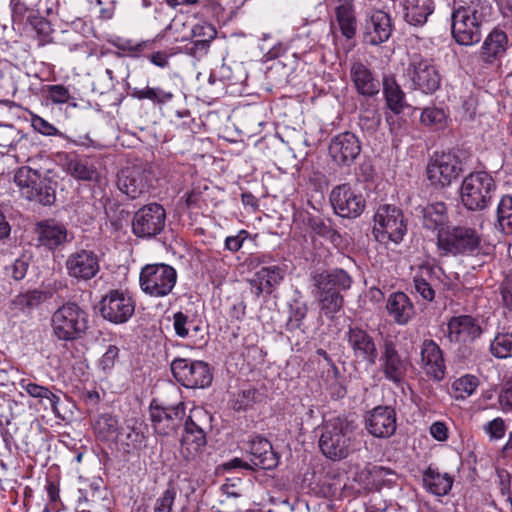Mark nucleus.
Listing matches in <instances>:
<instances>
[{"label":"nucleus","mask_w":512,"mask_h":512,"mask_svg":"<svg viewBox=\"0 0 512 512\" xmlns=\"http://www.w3.org/2000/svg\"><path fill=\"white\" fill-rule=\"evenodd\" d=\"M176 269L167 263L144 265L139 272L140 290L151 298H165L173 293L177 284Z\"/></svg>","instance_id":"obj_6"},{"label":"nucleus","mask_w":512,"mask_h":512,"mask_svg":"<svg viewBox=\"0 0 512 512\" xmlns=\"http://www.w3.org/2000/svg\"><path fill=\"white\" fill-rule=\"evenodd\" d=\"M185 404L160 406L153 401L150 405V418L155 432L159 435L174 434L182 424L185 417Z\"/></svg>","instance_id":"obj_16"},{"label":"nucleus","mask_w":512,"mask_h":512,"mask_svg":"<svg viewBox=\"0 0 512 512\" xmlns=\"http://www.w3.org/2000/svg\"><path fill=\"white\" fill-rule=\"evenodd\" d=\"M430 435L439 442H444L449 438V428L443 421H435L429 428Z\"/></svg>","instance_id":"obj_61"},{"label":"nucleus","mask_w":512,"mask_h":512,"mask_svg":"<svg viewBox=\"0 0 512 512\" xmlns=\"http://www.w3.org/2000/svg\"><path fill=\"white\" fill-rule=\"evenodd\" d=\"M338 27L341 35L347 40L355 37L357 32V18L352 4H339L335 7V22H332V28Z\"/></svg>","instance_id":"obj_36"},{"label":"nucleus","mask_w":512,"mask_h":512,"mask_svg":"<svg viewBox=\"0 0 512 512\" xmlns=\"http://www.w3.org/2000/svg\"><path fill=\"white\" fill-rule=\"evenodd\" d=\"M484 432L490 437V439L498 440L501 439L506 432V425L501 417H497L483 426Z\"/></svg>","instance_id":"obj_57"},{"label":"nucleus","mask_w":512,"mask_h":512,"mask_svg":"<svg viewBox=\"0 0 512 512\" xmlns=\"http://www.w3.org/2000/svg\"><path fill=\"white\" fill-rule=\"evenodd\" d=\"M351 78L358 93L364 96H374L379 92V82L374 78L370 69L357 62L351 67Z\"/></svg>","instance_id":"obj_35"},{"label":"nucleus","mask_w":512,"mask_h":512,"mask_svg":"<svg viewBox=\"0 0 512 512\" xmlns=\"http://www.w3.org/2000/svg\"><path fill=\"white\" fill-rule=\"evenodd\" d=\"M365 429L375 438H389L396 431V412L389 406H377L364 418Z\"/></svg>","instance_id":"obj_21"},{"label":"nucleus","mask_w":512,"mask_h":512,"mask_svg":"<svg viewBox=\"0 0 512 512\" xmlns=\"http://www.w3.org/2000/svg\"><path fill=\"white\" fill-rule=\"evenodd\" d=\"M88 322V314L78 304L65 303L51 316L52 335L64 342L79 340L86 334Z\"/></svg>","instance_id":"obj_5"},{"label":"nucleus","mask_w":512,"mask_h":512,"mask_svg":"<svg viewBox=\"0 0 512 512\" xmlns=\"http://www.w3.org/2000/svg\"><path fill=\"white\" fill-rule=\"evenodd\" d=\"M132 97L137 100H149L154 105L163 106L170 103L174 99V93L164 90L161 87L146 86L144 88H134L131 93Z\"/></svg>","instance_id":"obj_41"},{"label":"nucleus","mask_w":512,"mask_h":512,"mask_svg":"<svg viewBox=\"0 0 512 512\" xmlns=\"http://www.w3.org/2000/svg\"><path fill=\"white\" fill-rule=\"evenodd\" d=\"M255 396V389H244L233 396L231 400V407L235 411H244L254 403Z\"/></svg>","instance_id":"obj_53"},{"label":"nucleus","mask_w":512,"mask_h":512,"mask_svg":"<svg viewBox=\"0 0 512 512\" xmlns=\"http://www.w3.org/2000/svg\"><path fill=\"white\" fill-rule=\"evenodd\" d=\"M434 11V4L431 0H406L405 19L414 26H421L429 15Z\"/></svg>","instance_id":"obj_39"},{"label":"nucleus","mask_w":512,"mask_h":512,"mask_svg":"<svg viewBox=\"0 0 512 512\" xmlns=\"http://www.w3.org/2000/svg\"><path fill=\"white\" fill-rule=\"evenodd\" d=\"M495 190L496 183L489 173L471 172L462 181L460 199L468 210H484L490 205Z\"/></svg>","instance_id":"obj_7"},{"label":"nucleus","mask_w":512,"mask_h":512,"mask_svg":"<svg viewBox=\"0 0 512 512\" xmlns=\"http://www.w3.org/2000/svg\"><path fill=\"white\" fill-rule=\"evenodd\" d=\"M346 340L355 359L373 366L378 358V349L374 338L360 327H349Z\"/></svg>","instance_id":"obj_22"},{"label":"nucleus","mask_w":512,"mask_h":512,"mask_svg":"<svg viewBox=\"0 0 512 512\" xmlns=\"http://www.w3.org/2000/svg\"><path fill=\"white\" fill-rule=\"evenodd\" d=\"M406 232L407 226L401 209L389 204L378 207L373 226V234L377 241L399 243Z\"/></svg>","instance_id":"obj_8"},{"label":"nucleus","mask_w":512,"mask_h":512,"mask_svg":"<svg viewBox=\"0 0 512 512\" xmlns=\"http://www.w3.org/2000/svg\"><path fill=\"white\" fill-rule=\"evenodd\" d=\"M462 171L461 162L451 153H443L427 166V177L436 188L449 186Z\"/></svg>","instance_id":"obj_17"},{"label":"nucleus","mask_w":512,"mask_h":512,"mask_svg":"<svg viewBox=\"0 0 512 512\" xmlns=\"http://www.w3.org/2000/svg\"><path fill=\"white\" fill-rule=\"evenodd\" d=\"M176 498L174 487L169 486L156 500L154 512H171Z\"/></svg>","instance_id":"obj_55"},{"label":"nucleus","mask_w":512,"mask_h":512,"mask_svg":"<svg viewBox=\"0 0 512 512\" xmlns=\"http://www.w3.org/2000/svg\"><path fill=\"white\" fill-rule=\"evenodd\" d=\"M420 368L423 373L433 381L440 382L445 376V361L443 352L438 344L426 339L420 349Z\"/></svg>","instance_id":"obj_23"},{"label":"nucleus","mask_w":512,"mask_h":512,"mask_svg":"<svg viewBox=\"0 0 512 512\" xmlns=\"http://www.w3.org/2000/svg\"><path fill=\"white\" fill-rule=\"evenodd\" d=\"M247 452L251 456V463L256 467L269 470L278 464V457L271 443L262 436H254L249 440Z\"/></svg>","instance_id":"obj_28"},{"label":"nucleus","mask_w":512,"mask_h":512,"mask_svg":"<svg viewBox=\"0 0 512 512\" xmlns=\"http://www.w3.org/2000/svg\"><path fill=\"white\" fill-rule=\"evenodd\" d=\"M501 409L505 412L512 410V381L508 382L498 396Z\"/></svg>","instance_id":"obj_63"},{"label":"nucleus","mask_w":512,"mask_h":512,"mask_svg":"<svg viewBox=\"0 0 512 512\" xmlns=\"http://www.w3.org/2000/svg\"><path fill=\"white\" fill-rule=\"evenodd\" d=\"M170 367L176 381L186 388H205L211 384L212 374L203 361L176 358Z\"/></svg>","instance_id":"obj_11"},{"label":"nucleus","mask_w":512,"mask_h":512,"mask_svg":"<svg viewBox=\"0 0 512 512\" xmlns=\"http://www.w3.org/2000/svg\"><path fill=\"white\" fill-rule=\"evenodd\" d=\"M440 257L490 255L493 247L483 242L476 229L468 226H449L436 237Z\"/></svg>","instance_id":"obj_4"},{"label":"nucleus","mask_w":512,"mask_h":512,"mask_svg":"<svg viewBox=\"0 0 512 512\" xmlns=\"http://www.w3.org/2000/svg\"><path fill=\"white\" fill-rule=\"evenodd\" d=\"M492 7L487 0H456L451 15L452 35L460 45L471 46L481 40V26Z\"/></svg>","instance_id":"obj_1"},{"label":"nucleus","mask_w":512,"mask_h":512,"mask_svg":"<svg viewBox=\"0 0 512 512\" xmlns=\"http://www.w3.org/2000/svg\"><path fill=\"white\" fill-rule=\"evenodd\" d=\"M210 48L209 39H196L185 46V52L197 59L204 57Z\"/></svg>","instance_id":"obj_58"},{"label":"nucleus","mask_w":512,"mask_h":512,"mask_svg":"<svg viewBox=\"0 0 512 512\" xmlns=\"http://www.w3.org/2000/svg\"><path fill=\"white\" fill-rule=\"evenodd\" d=\"M119 355V348L115 345H109L98 361V367L104 372H110L116 363Z\"/></svg>","instance_id":"obj_56"},{"label":"nucleus","mask_w":512,"mask_h":512,"mask_svg":"<svg viewBox=\"0 0 512 512\" xmlns=\"http://www.w3.org/2000/svg\"><path fill=\"white\" fill-rule=\"evenodd\" d=\"M206 416L203 410L194 409L184 422L180 451L187 460L195 458L206 446V433L198 422L200 417Z\"/></svg>","instance_id":"obj_15"},{"label":"nucleus","mask_w":512,"mask_h":512,"mask_svg":"<svg viewBox=\"0 0 512 512\" xmlns=\"http://www.w3.org/2000/svg\"><path fill=\"white\" fill-rule=\"evenodd\" d=\"M268 255H259L253 258L252 263L259 267L249 279V284L256 296L271 294L285 278V265L275 264Z\"/></svg>","instance_id":"obj_9"},{"label":"nucleus","mask_w":512,"mask_h":512,"mask_svg":"<svg viewBox=\"0 0 512 512\" xmlns=\"http://www.w3.org/2000/svg\"><path fill=\"white\" fill-rule=\"evenodd\" d=\"M392 33L390 15L382 10L370 11L365 19L364 40L366 43L376 46L386 42Z\"/></svg>","instance_id":"obj_25"},{"label":"nucleus","mask_w":512,"mask_h":512,"mask_svg":"<svg viewBox=\"0 0 512 512\" xmlns=\"http://www.w3.org/2000/svg\"><path fill=\"white\" fill-rule=\"evenodd\" d=\"M78 493L77 510L86 509V506H92L101 499V490L97 482H92L87 489H79Z\"/></svg>","instance_id":"obj_51"},{"label":"nucleus","mask_w":512,"mask_h":512,"mask_svg":"<svg viewBox=\"0 0 512 512\" xmlns=\"http://www.w3.org/2000/svg\"><path fill=\"white\" fill-rule=\"evenodd\" d=\"M192 34L197 39H209V43H211L216 36V30L210 24H197L193 27Z\"/></svg>","instance_id":"obj_62"},{"label":"nucleus","mask_w":512,"mask_h":512,"mask_svg":"<svg viewBox=\"0 0 512 512\" xmlns=\"http://www.w3.org/2000/svg\"><path fill=\"white\" fill-rule=\"evenodd\" d=\"M135 302L121 290H111L100 302V312L104 319L114 324L126 323L134 314Z\"/></svg>","instance_id":"obj_14"},{"label":"nucleus","mask_w":512,"mask_h":512,"mask_svg":"<svg viewBox=\"0 0 512 512\" xmlns=\"http://www.w3.org/2000/svg\"><path fill=\"white\" fill-rule=\"evenodd\" d=\"M118 50L122 51L126 56L139 58L144 52L153 48L154 41L144 40L136 42L132 39L114 36L108 40Z\"/></svg>","instance_id":"obj_40"},{"label":"nucleus","mask_w":512,"mask_h":512,"mask_svg":"<svg viewBox=\"0 0 512 512\" xmlns=\"http://www.w3.org/2000/svg\"><path fill=\"white\" fill-rule=\"evenodd\" d=\"M40 177L41 174L39 171L27 166H23L17 169L15 172L14 182L16 183L21 195L24 198L33 197L35 192L31 187H29V183H36L37 180H40Z\"/></svg>","instance_id":"obj_44"},{"label":"nucleus","mask_w":512,"mask_h":512,"mask_svg":"<svg viewBox=\"0 0 512 512\" xmlns=\"http://www.w3.org/2000/svg\"><path fill=\"white\" fill-rule=\"evenodd\" d=\"M33 191L35 192L33 197H27V200L36 201L45 206L51 205L55 201L54 183L50 178L41 176L39 184Z\"/></svg>","instance_id":"obj_47"},{"label":"nucleus","mask_w":512,"mask_h":512,"mask_svg":"<svg viewBox=\"0 0 512 512\" xmlns=\"http://www.w3.org/2000/svg\"><path fill=\"white\" fill-rule=\"evenodd\" d=\"M501 295L504 306L512 310V280H507L502 284Z\"/></svg>","instance_id":"obj_64"},{"label":"nucleus","mask_w":512,"mask_h":512,"mask_svg":"<svg viewBox=\"0 0 512 512\" xmlns=\"http://www.w3.org/2000/svg\"><path fill=\"white\" fill-rule=\"evenodd\" d=\"M173 327L178 337L187 339H195L202 330L200 325L181 311L173 315Z\"/></svg>","instance_id":"obj_43"},{"label":"nucleus","mask_w":512,"mask_h":512,"mask_svg":"<svg viewBox=\"0 0 512 512\" xmlns=\"http://www.w3.org/2000/svg\"><path fill=\"white\" fill-rule=\"evenodd\" d=\"M37 240L40 246L54 250L68 241L66 227L53 220L39 222L36 226Z\"/></svg>","instance_id":"obj_29"},{"label":"nucleus","mask_w":512,"mask_h":512,"mask_svg":"<svg viewBox=\"0 0 512 512\" xmlns=\"http://www.w3.org/2000/svg\"><path fill=\"white\" fill-rule=\"evenodd\" d=\"M508 47L507 34L501 29H493L485 38L481 47V59L488 64L501 59Z\"/></svg>","instance_id":"obj_32"},{"label":"nucleus","mask_w":512,"mask_h":512,"mask_svg":"<svg viewBox=\"0 0 512 512\" xmlns=\"http://www.w3.org/2000/svg\"><path fill=\"white\" fill-rule=\"evenodd\" d=\"M331 205L341 217H358L365 208V200L349 184H341L334 187L330 194Z\"/></svg>","instance_id":"obj_19"},{"label":"nucleus","mask_w":512,"mask_h":512,"mask_svg":"<svg viewBox=\"0 0 512 512\" xmlns=\"http://www.w3.org/2000/svg\"><path fill=\"white\" fill-rule=\"evenodd\" d=\"M490 352L498 359L512 357V333H498L490 343Z\"/></svg>","instance_id":"obj_49"},{"label":"nucleus","mask_w":512,"mask_h":512,"mask_svg":"<svg viewBox=\"0 0 512 512\" xmlns=\"http://www.w3.org/2000/svg\"><path fill=\"white\" fill-rule=\"evenodd\" d=\"M478 385L479 381L476 376L466 374L453 381L452 389L455 391L457 399H465L476 391Z\"/></svg>","instance_id":"obj_50"},{"label":"nucleus","mask_w":512,"mask_h":512,"mask_svg":"<svg viewBox=\"0 0 512 512\" xmlns=\"http://www.w3.org/2000/svg\"><path fill=\"white\" fill-rule=\"evenodd\" d=\"M47 97L54 104L68 103L71 99V93L68 87L61 84L45 86Z\"/></svg>","instance_id":"obj_54"},{"label":"nucleus","mask_w":512,"mask_h":512,"mask_svg":"<svg viewBox=\"0 0 512 512\" xmlns=\"http://www.w3.org/2000/svg\"><path fill=\"white\" fill-rule=\"evenodd\" d=\"M58 157L63 171L74 179L85 182L99 181L100 172L96 159L67 152L60 153Z\"/></svg>","instance_id":"obj_18"},{"label":"nucleus","mask_w":512,"mask_h":512,"mask_svg":"<svg viewBox=\"0 0 512 512\" xmlns=\"http://www.w3.org/2000/svg\"><path fill=\"white\" fill-rule=\"evenodd\" d=\"M248 237L246 230H240L236 235L228 236L225 239V249L231 252L239 251Z\"/></svg>","instance_id":"obj_60"},{"label":"nucleus","mask_w":512,"mask_h":512,"mask_svg":"<svg viewBox=\"0 0 512 512\" xmlns=\"http://www.w3.org/2000/svg\"><path fill=\"white\" fill-rule=\"evenodd\" d=\"M166 225V211L161 204L149 203L138 209L132 218V232L142 239L159 235Z\"/></svg>","instance_id":"obj_10"},{"label":"nucleus","mask_w":512,"mask_h":512,"mask_svg":"<svg viewBox=\"0 0 512 512\" xmlns=\"http://www.w3.org/2000/svg\"><path fill=\"white\" fill-rule=\"evenodd\" d=\"M312 281L320 313L332 319L343 308L342 293L351 288L352 277L344 269L334 268L314 275Z\"/></svg>","instance_id":"obj_2"},{"label":"nucleus","mask_w":512,"mask_h":512,"mask_svg":"<svg viewBox=\"0 0 512 512\" xmlns=\"http://www.w3.org/2000/svg\"><path fill=\"white\" fill-rule=\"evenodd\" d=\"M496 227L505 234H512V197L505 195L497 207Z\"/></svg>","instance_id":"obj_46"},{"label":"nucleus","mask_w":512,"mask_h":512,"mask_svg":"<svg viewBox=\"0 0 512 512\" xmlns=\"http://www.w3.org/2000/svg\"><path fill=\"white\" fill-rule=\"evenodd\" d=\"M422 482L427 492L441 497L450 492L454 479L449 473L441 472L438 468L429 466L423 472Z\"/></svg>","instance_id":"obj_33"},{"label":"nucleus","mask_w":512,"mask_h":512,"mask_svg":"<svg viewBox=\"0 0 512 512\" xmlns=\"http://www.w3.org/2000/svg\"><path fill=\"white\" fill-rule=\"evenodd\" d=\"M319 448L322 454L332 460L341 461L360 450L355 427L345 418L333 417L321 427Z\"/></svg>","instance_id":"obj_3"},{"label":"nucleus","mask_w":512,"mask_h":512,"mask_svg":"<svg viewBox=\"0 0 512 512\" xmlns=\"http://www.w3.org/2000/svg\"><path fill=\"white\" fill-rule=\"evenodd\" d=\"M383 94L387 108L394 114H400L407 106L405 93L394 77L385 76L383 78Z\"/></svg>","instance_id":"obj_38"},{"label":"nucleus","mask_w":512,"mask_h":512,"mask_svg":"<svg viewBox=\"0 0 512 512\" xmlns=\"http://www.w3.org/2000/svg\"><path fill=\"white\" fill-rule=\"evenodd\" d=\"M483 333L479 320L470 315L453 316L447 323V337L450 342L467 344Z\"/></svg>","instance_id":"obj_24"},{"label":"nucleus","mask_w":512,"mask_h":512,"mask_svg":"<svg viewBox=\"0 0 512 512\" xmlns=\"http://www.w3.org/2000/svg\"><path fill=\"white\" fill-rule=\"evenodd\" d=\"M117 187L131 199H136L147 192L149 188V176L139 166L121 169L117 176Z\"/></svg>","instance_id":"obj_26"},{"label":"nucleus","mask_w":512,"mask_h":512,"mask_svg":"<svg viewBox=\"0 0 512 512\" xmlns=\"http://www.w3.org/2000/svg\"><path fill=\"white\" fill-rule=\"evenodd\" d=\"M308 310L309 308L306 302L299 299H294L289 305L286 329L288 331H296L302 329Z\"/></svg>","instance_id":"obj_45"},{"label":"nucleus","mask_w":512,"mask_h":512,"mask_svg":"<svg viewBox=\"0 0 512 512\" xmlns=\"http://www.w3.org/2000/svg\"><path fill=\"white\" fill-rule=\"evenodd\" d=\"M380 370L388 381L399 384L405 377L408 362L399 354L392 339H385L379 358Z\"/></svg>","instance_id":"obj_20"},{"label":"nucleus","mask_w":512,"mask_h":512,"mask_svg":"<svg viewBox=\"0 0 512 512\" xmlns=\"http://www.w3.org/2000/svg\"><path fill=\"white\" fill-rule=\"evenodd\" d=\"M406 76L412 81L413 89L432 94L440 88L441 76L432 60L420 55L411 57Z\"/></svg>","instance_id":"obj_12"},{"label":"nucleus","mask_w":512,"mask_h":512,"mask_svg":"<svg viewBox=\"0 0 512 512\" xmlns=\"http://www.w3.org/2000/svg\"><path fill=\"white\" fill-rule=\"evenodd\" d=\"M443 270L439 266L423 265L420 272L414 277L415 291L427 301H432L435 297V291L432 285L435 280H440Z\"/></svg>","instance_id":"obj_34"},{"label":"nucleus","mask_w":512,"mask_h":512,"mask_svg":"<svg viewBox=\"0 0 512 512\" xmlns=\"http://www.w3.org/2000/svg\"><path fill=\"white\" fill-rule=\"evenodd\" d=\"M20 388L29 396L38 399L40 402L46 400L54 408L59 402V397L52 393L47 387L36 384L30 379L23 378L19 381Z\"/></svg>","instance_id":"obj_42"},{"label":"nucleus","mask_w":512,"mask_h":512,"mask_svg":"<svg viewBox=\"0 0 512 512\" xmlns=\"http://www.w3.org/2000/svg\"><path fill=\"white\" fill-rule=\"evenodd\" d=\"M28 269V262L23 258L16 259L10 266L6 267V275L16 281L22 280Z\"/></svg>","instance_id":"obj_59"},{"label":"nucleus","mask_w":512,"mask_h":512,"mask_svg":"<svg viewBox=\"0 0 512 512\" xmlns=\"http://www.w3.org/2000/svg\"><path fill=\"white\" fill-rule=\"evenodd\" d=\"M118 428V419L110 414L101 415L95 423V431L102 440L118 437Z\"/></svg>","instance_id":"obj_48"},{"label":"nucleus","mask_w":512,"mask_h":512,"mask_svg":"<svg viewBox=\"0 0 512 512\" xmlns=\"http://www.w3.org/2000/svg\"><path fill=\"white\" fill-rule=\"evenodd\" d=\"M361 151L358 137L351 132H344L332 138L329 145L331 157L339 164L349 165Z\"/></svg>","instance_id":"obj_27"},{"label":"nucleus","mask_w":512,"mask_h":512,"mask_svg":"<svg viewBox=\"0 0 512 512\" xmlns=\"http://www.w3.org/2000/svg\"><path fill=\"white\" fill-rule=\"evenodd\" d=\"M386 309L393 321L400 326L406 325L415 315L414 305L404 292H394L389 295Z\"/></svg>","instance_id":"obj_30"},{"label":"nucleus","mask_w":512,"mask_h":512,"mask_svg":"<svg viewBox=\"0 0 512 512\" xmlns=\"http://www.w3.org/2000/svg\"><path fill=\"white\" fill-rule=\"evenodd\" d=\"M31 125L35 131L44 136H58L69 141L70 143H73L76 146H94V141L88 135L83 137L81 136L77 140H73L39 115L31 114Z\"/></svg>","instance_id":"obj_37"},{"label":"nucleus","mask_w":512,"mask_h":512,"mask_svg":"<svg viewBox=\"0 0 512 512\" xmlns=\"http://www.w3.org/2000/svg\"><path fill=\"white\" fill-rule=\"evenodd\" d=\"M446 121V114L443 109L430 107L423 110L421 114L422 124L436 129L442 128Z\"/></svg>","instance_id":"obj_52"},{"label":"nucleus","mask_w":512,"mask_h":512,"mask_svg":"<svg viewBox=\"0 0 512 512\" xmlns=\"http://www.w3.org/2000/svg\"><path fill=\"white\" fill-rule=\"evenodd\" d=\"M421 218L423 228L435 232L436 236L450 226L447 207L443 202L430 203L423 207Z\"/></svg>","instance_id":"obj_31"},{"label":"nucleus","mask_w":512,"mask_h":512,"mask_svg":"<svg viewBox=\"0 0 512 512\" xmlns=\"http://www.w3.org/2000/svg\"><path fill=\"white\" fill-rule=\"evenodd\" d=\"M100 255L92 250L81 248L67 256L65 269L67 275L76 282H87L100 272Z\"/></svg>","instance_id":"obj_13"}]
</instances>
